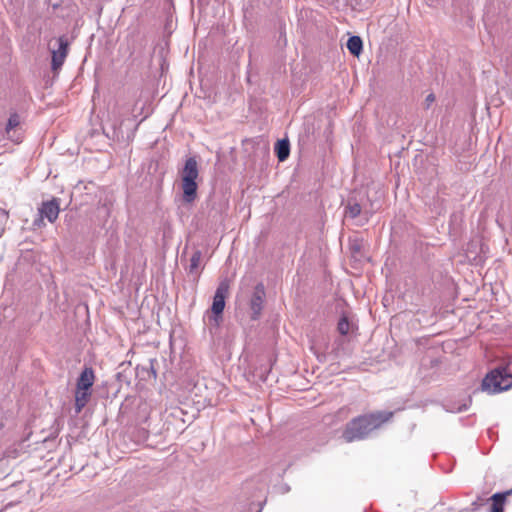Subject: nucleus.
<instances>
[{"label": "nucleus", "mask_w": 512, "mask_h": 512, "mask_svg": "<svg viewBox=\"0 0 512 512\" xmlns=\"http://www.w3.org/2000/svg\"><path fill=\"white\" fill-rule=\"evenodd\" d=\"M394 417L393 411H373L353 418L346 424L342 437L347 442L362 440L381 429Z\"/></svg>", "instance_id": "obj_1"}, {"label": "nucleus", "mask_w": 512, "mask_h": 512, "mask_svg": "<svg viewBox=\"0 0 512 512\" xmlns=\"http://www.w3.org/2000/svg\"><path fill=\"white\" fill-rule=\"evenodd\" d=\"M512 387V374L506 368L490 371L482 381V389L490 393H499Z\"/></svg>", "instance_id": "obj_2"}, {"label": "nucleus", "mask_w": 512, "mask_h": 512, "mask_svg": "<svg viewBox=\"0 0 512 512\" xmlns=\"http://www.w3.org/2000/svg\"><path fill=\"white\" fill-rule=\"evenodd\" d=\"M229 294V282L223 280L218 285L211 307V311L214 315V320L217 323L221 319V315L225 308V299Z\"/></svg>", "instance_id": "obj_3"}, {"label": "nucleus", "mask_w": 512, "mask_h": 512, "mask_svg": "<svg viewBox=\"0 0 512 512\" xmlns=\"http://www.w3.org/2000/svg\"><path fill=\"white\" fill-rule=\"evenodd\" d=\"M60 212L59 200L53 198L50 201H45L39 208L40 220L44 218L48 219L49 222L53 223L57 220Z\"/></svg>", "instance_id": "obj_4"}, {"label": "nucleus", "mask_w": 512, "mask_h": 512, "mask_svg": "<svg viewBox=\"0 0 512 512\" xmlns=\"http://www.w3.org/2000/svg\"><path fill=\"white\" fill-rule=\"evenodd\" d=\"M265 298V289L262 284H258L250 299V308L252 310V319H257L262 311L263 303Z\"/></svg>", "instance_id": "obj_5"}, {"label": "nucleus", "mask_w": 512, "mask_h": 512, "mask_svg": "<svg viewBox=\"0 0 512 512\" xmlns=\"http://www.w3.org/2000/svg\"><path fill=\"white\" fill-rule=\"evenodd\" d=\"M59 41V49L57 51L52 52V70L54 72L58 71L63 65L67 54H68V43L64 37H60Z\"/></svg>", "instance_id": "obj_6"}, {"label": "nucleus", "mask_w": 512, "mask_h": 512, "mask_svg": "<svg viewBox=\"0 0 512 512\" xmlns=\"http://www.w3.org/2000/svg\"><path fill=\"white\" fill-rule=\"evenodd\" d=\"M180 177L183 181H196L198 179V163L194 157H190L185 161L184 167L180 172Z\"/></svg>", "instance_id": "obj_7"}, {"label": "nucleus", "mask_w": 512, "mask_h": 512, "mask_svg": "<svg viewBox=\"0 0 512 512\" xmlns=\"http://www.w3.org/2000/svg\"><path fill=\"white\" fill-rule=\"evenodd\" d=\"M95 379L94 370L91 367H85L77 379L76 388L79 390L92 391Z\"/></svg>", "instance_id": "obj_8"}, {"label": "nucleus", "mask_w": 512, "mask_h": 512, "mask_svg": "<svg viewBox=\"0 0 512 512\" xmlns=\"http://www.w3.org/2000/svg\"><path fill=\"white\" fill-rule=\"evenodd\" d=\"M181 189L185 204H192L197 199L198 184L196 181L181 180Z\"/></svg>", "instance_id": "obj_9"}, {"label": "nucleus", "mask_w": 512, "mask_h": 512, "mask_svg": "<svg viewBox=\"0 0 512 512\" xmlns=\"http://www.w3.org/2000/svg\"><path fill=\"white\" fill-rule=\"evenodd\" d=\"M91 396H92V391L79 390L77 388L75 389L74 408H75L76 415H78L83 410V408L87 405V403L90 401Z\"/></svg>", "instance_id": "obj_10"}, {"label": "nucleus", "mask_w": 512, "mask_h": 512, "mask_svg": "<svg viewBox=\"0 0 512 512\" xmlns=\"http://www.w3.org/2000/svg\"><path fill=\"white\" fill-rule=\"evenodd\" d=\"M512 493V490L506 492H497L491 496L492 506L491 512H504V505L508 495Z\"/></svg>", "instance_id": "obj_11"}, {"label": "nucleus", "mask_w": 512, "mask_h": 512, "mask_svg": "<svg viewBox=\"0 0 512 512\" xmlns=\"http://www.w3.org/2000/svg\"><path fill=\"white\" fill-rule=\"evenodd\" d=\"M347 49L354 56H359L363 49V42L359 36H351L347 41Z\"/></svg>", "instance_id": "obj_12"}, {"label": "nucleus", "mask_w": 512, "mask_h": 512, "mask_svg": "<svg viewBox=\"0 0 512 512\" xmlns=\"http://www.w3.org/2000/svg\"><path fill=\"white\" fill-rule=\"evenodd\" d=\"M275 151L279 161H284L288 158L290 147L287 140H280L277 142Z\"/></svg>", "instance_id": "obj_13"}, {"label": "nucleus", "mask_w": 512, "mask_h": 512, "mask_svg": "<svg viewBox=\"0 0 512 512\" xmlns=\"http://www.w3.org/2000/svg\"><path fill=\"white\" fill-rule=\"evenodd\" d=\"M345 213L350 218H356L361 213V206L358 203H349L345 208Z\"/></svg>", "instance_id": "obj_14"}, {"label": "nucleus", "mask_w": 512, "mask_h": 512, "mask_svg": "<svg viewBox=\"0 0 512 512\" xmlns=\"http://www.w3.org/2000/svg\"><path fill=\"white\" fill-rule=\"evenodd\" d=\"M351 324L346 316H342L338 322L337 330L341 335H347L350 331Z\"/></svg>", "instance_id": "obj_15"}, {"label": "nucleus", "mask_w": 512, "mask_h": 512, "mask_svg": "<svg viewBox=\"0 0 512 512\" xmlns=\"http://www.w3.org/2000/svg\"><path fill=\"white\" fill-rule=\"evenodd\" d=\"M19 125L20 116L17 113L11 114L6 125V133L9 134L13 129H15Z\"/></svg>", "instance_id": "obj_16"}, {"label": "nucleus", "mask_w": 512, "mask_h": 512, "mask_svg": "<svg viewBox=\"0 0 512 512\" xmlns=\"http://www.w3.org/2000/svg\"><path fill=\"white\" fill-rule=\"evenodd\" d=\"M201 260H202L201 251H199V250L195 251L190 258V272H194L195 270L198 269V267L200 266Z\"/></svg>", "instance_id": "obj_17"}, {"label": "nucleus", "mask_w": 512, "mask_h": 512, "mask_svg": "<svg viewBox=\"0 0 512 512\" xmlns=\"http://www.w3.org/2000/svg\"><path fill=\"white\" fill-rule=\"evenodd\" d=\"M9 218V213L5 209L0 208V236L4 232V226L7 223Z\"/></svg>", "instance_id": "obj_18"}, {"label": "nucleus", "mask_w": 512, "mask_h": 512, "mask_svg": "<svg viewBox=\"0 0 512 512\" xmlns=\"http://www.w3.org/2000/svg\"><path fill=\"white\" fill-rule=\"evenodd\" d=\"M276 492L279 494H286L290 491V486L286 483L279 484L275 487Z\"/></svg>", "instance_id": "obj_19"}, {"label": "nucleus", "mask_w": 512, "mask_h": 512, "mask_svg": "<svg viewBox=\"0 0 512 512\" xmlns=\"http://www.w3.org/2000/svg\"><path fill=\"white\" fill-rule=\"evenodd\" d=\"M434 101H435V95L433 93H430L429 95H427V97L425 99L426 107L428 108Z\"/></svg>", "instance_id": "obj_20"}, {"label": "nucleus", "mask_w": 512, "mask_h": 512, "mask_svg": "<svg viewBox=\"0 0 512 512\" xmlns=\"http://www.w3.org/2000/svg\"><path fill=\"white\" fill-rule=\"evenodd\" d=\"M265 502H263L260 506V509L257 511V512H261L262 511V508H263V505H264Z\"/></svg>", "instance_id": "obj_21"}, {"label": "nucleus", "mask_w": 512, "mask_h": 512, "mask_svg": "<svg viewBox=\"0 0 512 512\" xmlns=\"http://www.w3.org/2000/svg\"><path fill=\"white\" fill-rule=\"evenodd\" d=\"M83 467H84V465H80V466H79V470H82V469H83Z\"/></svg>", "instance_id": "obj_22"}]
</instances>
